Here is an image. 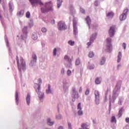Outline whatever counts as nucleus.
<instances>
[{"label":"nucleus","mask_w":129,"mask_h":129,"mask_svg":"<svg viewBox=\"0 0 129 129\" xmlns=\"http://www.w3.org/2000/svg\"><path fill=\"white\" fill-rule=\"evenodd\" d=\"M17 64L18 67V70L20 72H22V70H26L27 68V65L26 64V61L23 57L20 58V60H19V56H16Z\"/></svg>","instance_id":"nucleus-1"},{"label":"nucleus","mask_w":129,"mask_h":129,"mask_svg":"<svg viewBox=\"0 0 129 129\" xmlns=\"http://www.w3.org/2000/svg\"><path fill=\"white\" fill-rule=\"evenodd\" d=\"M45 8H41V12L43 14L49 12H53V3L52 2L50 1L49 2H46L45 4Z\"/></svg>","instance_id":"nucleus-2"},{"label":"nucleus","mask_w":129,"mask_h":129,"mask_svg":"<svg viewBox=\"0 0 129 129\" xmlns=\"http://www.w3.org/2000/svg\"><path fill=\"white\" fill-rule=\"evenodd\" d=\"M38 84H35V89L36 93L40 95L41 94V84H42V80L39 79L38 80Z\"/></svg>","instance_id":"nucleus-3"},{"label":"nucleus","mask_w":129,"mask_h":129,"mask_svg":"<svg viewBox=\"0 0 129 129\" xmlns=\"http://www.w3.org/2000/svg\"><path fill=\"white\" fill-rule=\"evenodd\" d=\"M31 4L32 7H36L39 5L40 6H44V3L42 2V0H29Z\"/></svg>","instance_id":"nucleus-4"},{"label":"nucleus","mask_w":129,"mask_h":129,"mask_svg":"<svg viewBox=\"0 0 129 129\" xmlns=\"http://www.w3.org/2000/svg\"><path fill=\"white\" fill-rule=\"evenodd\" d=\"M58 30L60 31H63L67 29V26L65 24V22L63 21H59L57 24Z\"/></svg>","instance_id":"nucleus-5"},{"label":"nucleus","mask_w":129,"mask_h":129,"mask_svg":"<svg viewBox=\"0 0 129 129\" xmlns=\"http://www.w3.org/2000/svg\"><path fill=\"white\" fill-rule=\"evenodd\" d=\"M115 25H112L110 27V29L109 30V35L110 37H113L114 36V34L115 33Z\"/></svg>","instance_id":"nucleus-6"},{"label":"nucleus","mask_w":129,"mask_h":129,"mask_svg":"<svg viewBox=\"0 0 129 129\" xmlns=\"http://www.w3.org/2000/svg\"><path fill=\"white\" fill-rule=\"evenodd\" d=\"M127 13H128V9H125L123 14L120 16L119 19L120 21H124L126 19Z\"/></svg>","instance_id":"nucleus-7"},{"label":"nucleus","mask_w":129,"mask_h":129,"mask_svg":"<svg viewBox=\"0 0 129 129\" xmlns=\"http://www.w3.org/2000/svg\"><path fill=\"white\" fill-rule=\"evenodd\" d=\"M37 63V55L35 53H33L32 54V60L31 61L30 63L29 64V66L31 67H32V66H34L35 64Z\"/></svg>","instance_id":"nucleus-8"},{"label":"nucleus","mask_w":129,"mask_h":129,"mask_svg":"<svg viewBox=\"0 0 129 129\" xmlns=\"http://www.w3.org/2000/svg\"><path fill=\"white\" fill-rule=\"evenodd\" d=\"M96 36H97V33H95L92 35L90 42H88L87 43L88 46H90L91 45L92 42H93V41L96 39Z\"/></svg>","instance_id":"nucleus-9"},{"label":"nucleus","mask_w":129,"mask_h":129,"mask_svg":"<svg viewBox=\"0 0 129 129\" xmlns=\"http://www.w3.org/2000/svg\"><path fill=\"white\" fill-rule=\"evenodd\" d=\"M106 42H107V47H108V49H111V48H112V45H111V44H110V43H111V39L108 38L106 39Z\"/></svg>","instance_id":"nucleus-10"},{"label":"nucleus","mask_w":129,"mask_h":129,"mask_svg":"<svg viewBox=\"0 0 129 129\" xmlns=\"http://www.w3.org/2000/svg\"><path fill=\"white\" fill-rule=\"evenodd\" d=\"M86 21L87 25L89 26V29H90V25H91V20L90 19V17H89V16H87L86 18Z\"/></svg>","instance_id":"nucleus-11"},{"label":"nucleus","mask_w":129,"mask_h":129,"mask_svg":"<svg viewBox=\"0 0 129 129\" xmlns=\"http://www.w3.org/2000/svg\"><path fill=\"white\" fill-rule=\"evenodd\" d=\"M94 94H95V96L96 98V100L97 101H99V92H98V91L97 90H95V92H94Z\"/></svg>","instance_id":"nucleus-12"},{"label":"nucleus","mask_w":129,"mask_h":129,"mask_svg":"<svg viewBox=\"0 0 129 129\" xmlns=\"http://www.w3.org/2000/svg\"><path fill=\"white\" fill-rule=\"evenodd\" d=\"M30 101H31V95H30L29 93H28L26 97V102L28 105H30Z\"/></svg>","instance_id":"nucleus-13"},{"label":"nucleus","mask_w":129,"mask_h":129,"mask_svg":"<svg viewBox=\"0 0 129 129\" xmlns=\"http://www.w3.org/2000/svg\"><path fill=\"white\" fill-rule=\"evenodd\" d=\"M106 16L108 18H113L114 14L112 12H110L106 14Z\"/></svg>","instance_id":"nucleus-14"},{"label":"nucleus","mask_w":129,"mask_h":129,"mask_svg":"<svg viewBox=\"0 0 129 129\" xmlns=\"http://www.w3.org/2000/svg\"><path fill=\"white\" fill-rule=\"evenodd\" d=\"M15 97H16V103L17 104H19V94L18 93L17 91H16L15 93Z\"/></svg>","instance_id":"nucleus-15"},{"label":"nucleus","mask_w":129,"mask_h":129,"mask_svg":"<svg viewBox=\"0 0 129 129\" xmlns=\"http://www.w3.org/2000/svg\"><path fill=\"white\" fill-rule=\"evenodd\" d=\"M24 14L25 11L24 10H21L17 13V16H19V17H21V16H24Z\"/></svg>","instance_id":"nucleus-16"},{"label":"nucleus","mask_w":129,"mask_h":129,"mask_svg":"<svg viewBox=\"0 0 129 129\" xmlns=\"http://www.w3.org/2000/svg\"><path fill=\"white\" fill-rule=\"evenodd\" d=\"M121 59V52H119L118 55V59H117V62L118 63H119V62H120V60Z\"/></svg>","instance_id":"nucleus-17"},{"label":"nucleus","mask_w":129,"mask_h":129,"mask_svg":"<svg viewBox=\"0 0 129 129\" xmlns=\"http://www.w3.org/2000/svg\"><path fill=\"white\" fill-rule=\"evenodd\" d=\"M64 59L66 61H68V62H69V63H71L72 60H71V59H70V57H69L68 56V55H65L64 57Z\"/></svg>","instance_id":"nucleus-18"},{"label":"nucleus","mask_w":129,"mask_h":129,"mask_svg":"<svg viewBox=\"0 0 129 129\" xmlns=\"http://www.w3.org/2000/svg\"><path fill=\"white\" fill-rule=\"evenodd\" d=\"M57 5L58 9H59L60 7H61V5H62V0H57Z\"/></svg>","instance_id":"nucleus-19"},{"label":"nucleus","mask_w":129,"mask_h":129,"mask_svg":"<svg viewBox=\"0 0 129 129\" xmlns=\"http://www.w3.org/2000/svg\"><path fill=\"white\" fill-rule=\"evenodd\" d=\"M77 33V27L76 26V24H74V34L76 35Z\"/></svg>","instance_id":"nucleus-20"},{"label":"nucleus","mask_w":129,"mask_h":129,"mask_svg":"<svg viewBox=\"0 0 129 129\" xmlns=\"http://www.w3.org/2000/svg\"><path fill=\"white\" fill-rule=\"evenodd\" d=\"M121 115H122V108L120 109L119 110L118 113V117L119 118V117H121Z\"/></svg>","instance_id":"nucleus-21"},{"label":"nucleus","mask_w":129,"mask_h":129,"mask_svg":"<svg viewBox=\"0 0 129 129\" xmlns=\"http://www.w3.org/2000/svg\"><path fill=\"white\" fill-rule=\"evenodd\" d=\"M47 123L48 125H53V124H54V122L51 121V119L50 118H48L47 119Z\"/></svg>","instance_id":"nucleus-22"},{"label":"nucleus","mask_w":129,"mask_h":129,"mask_svg":"<svg viewBox=\"0 0 129 129\" xmlns=\"http://www.w3.org/2000/svg\"><path fill=\"white\" fill-rule=\"evenodd\" d=\"M111 122H115V123H116V119L115 118V116H113L111 117Z\"/></svg>","instance_id":"nucleus-23"},{"label":"nucleus","mask_w":129,"mask_h":129,"mask_svg":"<svg viewBox=\"0 0 129 129\" xmlns=\"http://www.w3.org/2000/svg\"><path fill=\"white\" fill-rule=\"evenodd\" d=\"M105 63V58L103 57L100 61V65H104V63Z\"/></svg>","instance_id":"nucleus-24"},{"label":"nucleus","mask_w":129,"mask_h":129,"mask_svg":"<svg viewBox=\"0 0 129 129\" xmlns=\"http://www.w3.org/2000/svg\"><path fill=\"white\" fill-rule=\"evenodd\" d=\"M46 93L48 94L49 93H51V86L48 85V90L46 91Z\"/></svg>","instance_id":"nucleus-25"},{"label":"nucleus","mask_w":129,"mask_h":129,"mask_svg":"<svg viewBox=\"0 0 129 129\" xmlns=\"http://www.w3.org/2000/svg\"><path fill=\"white\" fill-rule=\"evenodd\" d=\"M68 44L71 46H74V45L75 44V42L72 41V40H70L68 41Z\"/></svg>","instance_id":"nucleus-26"},{"label":"nucleus","mask_w":129,"mask_h":129,"mask_svg":"<svg viewBox=\"0 0 129 129\" xmlns=\"http://www.w3.org/2000/svg\"><path fill=\"white\" fill-rule=\"evenodd\" d=\"M26 17L27 19H30V17H31V13H30V12L28 11L26 13Z\"/></svg>","instance_id":"nucleus-27"},{"label":"nucleus","mask_w":129,"mask_h":129,"mask_svg":"<svg viewBox=\"0 0 129 129\" xmlns=\"http://www.w3.org/2000/svg\"><path fill=\"white\" fill-rule=\"evenodd\" d=\"M32 38L33 40H37V39H38V36H37V34H34L32 35Z\"/></svg>","instance_id":"nucleus-28"},{"label":"nucleus","mask_w":129,"mask_h":129,"mask_svg":"<svg viewBox=\"0 0 129 129\" xmlns=\"http://www.w3.org/2000/svg\"><path fill=\"white\" fill-rule=\"evenodd\" d=\"M96 84H100V82H101V81H100V79H99V78H97L96 79V81H95Z\"/></svg>","instance_id":"nucleus-29"},{"label":"nucleus","mask_w":129,"mask_h":129,"mask_svg":"<svg viewBox=\"0 0 129 129\" xmlns=\"http://www.w3.org/2000/svg\"><path fill=\"white\" fill-rule=\"evenodd\" d=\"M93 56H94V54L93 53V52L90 51V52L89 53V57L90 58H92V57H93Z\"/></svg>","instance_id":"nucleus-30"},{"label":"nucleus","mask_w":129,"mask_h":129,"mask_svg":"<svg viewBox=\"0 0 129 129\" xmlns=\"http://www.w3.org/2000/svg\"><path fill=\"white\" fill-rule=\"evenodd\" d=\"M27 30H28V27H24V28L23 29V32L24 33V34H27Z\"/></svg>","instance_id":"nucleus-31"},{"label":"nucleus","mask_w":129,"mask_h":129,"mask_svg":"<svg viewBox=\"0 0 129 129\" xmlns=\"http://www.w3.org/2000/svg\"><path fill=\"white\" fill-rule=\"evenodd\" d=\"M53 55L56 56L57 55V48H54L53 50Z\"/></svg>","instance_id":"nucleus-32"},{"label":"nucleus","mask_w":129,"mask_h":129,"mask_svg":"<svg viewBox=\"0 0 129 129\" xmlns=\"http://www.w3.org/2000/svg\"><path fill=\"white\" fill-rule=\"evenodd\" d=\"M78 115H83V111H82V110H79L78 111Z\"/></svg>","instance_id":"nucleus-33"},{"label":"nucleus","mask_w":129,"mask_h":129,"mask_svg":"<svg viewBox=\"0 0 129 129\" xmlns=\"http://www.w3.org/2000/svg\"><path fill=\"white\" fill-rule=\"evenodd\" d=\"M80 64V59L79 58H78L76 60V65H79Z\"/></svg>","instance_id":"nucleus-34"},{"label":"nucleus","mask_w":129,"mask_h":129,"mask_svg":"<svg viewBox=\"0 0 129 129\" xmlns=\"http://www.w3.org/2000/svg\"><path fill=\"white\" fill-rule=\"evenodd\" d=\"M78 109L82 110V108H81V103H79L78 105Z\"/></svg>","instance_id":"nucleus-35"},{"label":"nucleus","mask_w":129,"mask_h":129,"mask_svg":"<svg viewBox=\"0 0 129 129\" xmlns=\"http://www.w3.org/2000/svg\"><path fill=\"white\" fill-rule=\"evenodd\" d=\"M9 11L10 12H13V7L12 6V4H9Z\"/></svg>","instance_id":"nucleus-36"},{"label":"nucleus","mask_w":129,"mask_h":129,"mask_svg":"<svg viewBox=\"0 0 129 129\" xmlns=\"http://www.w3.org/2000/svg\"><path fill=\"white\" fill-rule=\"evenodd\" d=\"M41 32H42V33H46L47 32V29L45 28H42L41 29Z\"/></svg>","instance_id":"nucleus-37"},{"label":"nucleus","mask_w":129,"mask_h":129,"mask_svg":"<svg viewBox=\"0 0 129 129\" xmlns=\"http://www.w3.org/2000/svg\"><path fill=\"white\" fill-rule=\"evenodd\" d=\"M56 119H61V118H62V116H61V115H58L56 116Z\"/></svg>","instance_id":"nucleus-38"},{"label":"nucleus","mask_w":129,"mask_h":129,"mask_svg":"<svg viewBox=\"0 0 129 129\" xmlns=\"http://www.w3.org/2000/svg\"><path fill=\"white\" fill-rule=\"evenodd\" d=\"M67 75L68 76H70L71 75V71H70V70H69L68 71H67Z\"/></svg>","instance_id":"nucleus-39"},{"label":"nucleus","mask_w":129,"mask_h":129,"mask_svg":"<svg viewBox=\"0 0 129 129\" xmlns=\"http://www.w3.org/2000/svg\"><path fill=\"white\" fill-rule=\"evenodd\" d=\"M80 12H82V14H84L85 13V10L83 9V8H80Z\"/></svg>","instance_id":"nucleus-40"},{"label":"nucleus","mask_w":129,"mask_h":129,"mask_svg":"<svg viewBox=\"0 0 129 129\" xmlns=\"http://www.w3.org/2000/svg\"><path fill=\"white\" fill-rule=\"evenodd\" d=\"M122 47L124 48V50L126 48V44L125 43H123L122 44Z\"/></svg>","instance_id":"nucleus-41"},{"label":"nucleus","mask_w":129,"mask_h":129,"mask_svg":"<svg viewBox=\"0 0 129 129\" xmlns=\"http://www.w3.org/2000/svg\"><path fill=\"white\" fill-rule=\"evenodd\" d=\"M86 95H88L89 94V90L87 89L85 92Z\"/></svg>","instance_id":"nucleus-42"},{"label":"nucleus","mask_w":129,"mask_h":129,"mask_svg":"<svg viewBox=\"0 0 129 129\" xmlns=\"http://www.w3.org/2000/svg\"><path fill=\"white\" fill-rule=\"evenodd\" d=\"M125 121L127 123H129V118L128 117L125 118Z\"/></svg>","instance_id":"nucleus-43"},{"label":"nucleus","mask_w":129,"mask_h":129,"mask_svg":"<svg viewBox=\"0 0 129 129\" xmlns=\"http://www.w3.org/2000/svg\"><path fill=\"white\" fill-rule=\"evenodd\" d=\"M68 125H69V129H72V125H71V123H68Z\"/></svg>","instance_id":"nucleus-44"},{"label":"nucleus","mask_w":129,"mask_h":129,"mask_svg":"<svg viewBox=\"0 0 129 129\" xmlns=\"http://www.w3.org/2000/svg\"><path fill=\"white\" fill-rule=\"evenodd\" d=\"M94 5H95L96 7H97V6H98V2L95 1V3H94Z\"/></svg>","instance_id":"nucleus-45"},{"label":"nucleus","mask_w":129,"mask_h":129,"mask_svg":"<svg viewBox=\"0 0 129 129\" xmlns=\"http://www.w3.org/2000/svg\"><path fill=\"white\" fill-rule=\"evenodd\" d=\"M73 93H75V94H76V93H77V92H76V89H75V88L73 89Z\"/></svg>","instance_id":"nucleus-46"},{"label":"nucleus","mask_w":129,"mask_h":129,"mask_svg":"<svg viewBox=\"0 0 129 129\" xmlns=\"http://www.w3.org/2000/svg\"><path fill=\"white\" fill-rule=\"evenodd\" d=\"M65 72V70H64V69H62L61 71V74H64V73Z\"/></svg>","instance_id":"nucleus-47"},{"label":"nucleus","mask_w":129,"mask_h":129,"mask_svg":"<svg viewBox=\"0 0 129 129\" xmlns=\"http://www.w3.org/2000/svg\"><path fill=\"white\" fill-rule=\"evenodd\" d=\"M89 69H94V66H93L92 67H89Z\"/></svg>","instance_id":"nucleus-48"},{"label":"nucleus","mask_w":129,"mask_h":129,"mask_svg":"<svg viewBox=\"0 0 129 129\" xmlns=\"http://www.w3.org/2000/svg\"><path fill=\"white\" fill-rule=\"evenodd\" d=\"M43 97H44V93H42L41 96H39L40 98H43Z\"/></svg>","instance_id":"nucleus-49"},{"label":"nucleus","mask_w":129,"mask_h":129,"mask_svg":"<svg viewBox=\"0 0 129 129\" xmlns=\"http://www.w3.org/2000/svg\"><path fill=\"white\" fill-rule=\"evenodd\" d=\"M74 24L76 25H76H77V23L75 21H73V26L74 27Z\"/></svg>","instance_id":"nucleus-50"},{"label":"nucleus","mask_w":129,"mask_h":129,"mask_svg":"<svg viewBox=\"0 0 129 129\" xmlns=\"http://www.w3.org/2000/svg\"><path fill=\"white\" fill-rule=\"evenodd\" d=\"M121 66V65H120V64L118 65V66H117L118 69V68H120V67Z\"/></svg>","instance_id":"nucleus-51"},{"label":"nucleus","mask_w":129,"mask_h":129,"mask_svg":"<svg viewBox=\"0 0 129 129\" xmlns=\"http://www.w3.org/2000/svg\"><path fill=\"white\" fill-rule=\"evenodd\" d=\"M58 129H63V127L62 126H59Z\"/></svg>","instance_id":"nucleus-52"},{"label":"nucleus","mask_w":129,"mask_h":129,"mask_svg":"<svg viewBox=\"0 0 129 129\" xmlns=\"http://www.w3.org/2000/svg\"><path fill=\"white\" fill-rule=\"evenodd\" d=\"M75 96H74V98L73 99V101H75Z\"/></svg>","instance_id":"nucleus-53"},{"label":"nucleus","mask_w":129,"mask_h":129,"mask_svg":"<svg viewBox=\"0 0 129 129\" xmlns=\"http://www.w3.org/2000/svg\"><path fill=\"white\" fill-rule=\"evenodd\" d=\"M22 40H24V37H23V36H22Z\"/></svg>","instance_id":"nucleus-54"},{"label":"nucleus","mask_w":129,"mask_h":129,"mask_svg":"<svg viewBox=\"0 0 129 129\" xmlns=\"http://www.w3.org/2000/svg\"><path fill=\"white\" fill-rule=\"evenodd\" d=\"M57 50H58V51H60V48H58Z\"/></svg>","instance_id":"nucleus-55"},{"label":"nucleus","mask_w":129,"mask_h":129,"mask_svg":"<svg viewBox=\"0 0 129 129\" xmlns=\"http://www.w3.org/2000/svg\"><path fill=\"white\" fill-rule=\"evenodd\" d=\"M1 3H2V0H0V4H1Z\"/></svg>","instance_id":"nucleus-56"},{"label":"nucleus","mask_w":129,"mask_h":129,"mask_svg":"<svg viewBox=\"0 0 129 129\" xmlns=\"http://www.w3.org/2000/svg\"><path fill=\"white\" fill-rule=\"evenodd\" d=\"M113 98V99H115V98Z\"/></svg>","instance_id":"nucleus-57"}]
</instances>
